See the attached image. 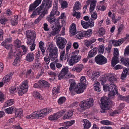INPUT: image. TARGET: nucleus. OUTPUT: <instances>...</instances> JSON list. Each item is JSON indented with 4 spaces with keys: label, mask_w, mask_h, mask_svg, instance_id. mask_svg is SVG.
I'll return each instance as SVG.
<instances>
[{
    "label": "nucleus",
    "mask_w": 129,
    "mask_h": 129,
    "mask_svg": "<svg viewBox=\"0 0 129 129\" xmlns=\"http://www.w3.org/2000/svg\"><path fill=\"white\" fill-rule=\"evenodd\" d=\"M52 6L51 0H43L41 5L33 12V16L40 15L35 21V24L38 23L45 15L48 13V10Z\"/></svg>",
    "instance_id": "nucleus-1"
},
{
    "label": "nucleus",
    "mask_w": 129,
    "mask_h": 129,
    "mask_svg": "<svg viewBox=\"0 0 129 129\" xmlns=\"http://www.w3.org/2000/svg\"><path fill=\"white\" fill-rule=\"evenodd\" d=\"M80 83L75 86L76 83L74 81L72 82L70 85V91L72 95L77 93H80L83 92L86 88V80L84 76H81L80 79Z\"/></svg>",
    "instance_id": "nucleus-2"
},
{
    "label": "nucleus",
    "mask_w": 129,
    "mask_h": 129,
    "mask_svg": "<svg viewBox=\"0 0 129 129\" xmlns=\"http://www.w3.org/2000/svg\"><path fill=\"white\" fill-rule=\"evenodd\" d=\"M75 53V52L74 53ZM65 54V51H63L61 52L60 53V59L62 60L63 59L65 60L67 59V61H69L68 63L70 66H73L75 63L78 62L81 59V56L80 55H78L75 53L74 54L73 52L71 55V57L69 58V56L70 54H66L64 57V56Z\"/></svg>",
    "instance_id": "nucleus-3"
},
{
    "label": "nucleus",
    "mask_w": 129,
    "mask_h": 129,
    "mask_svg": "<svg viewBox=\"0 0 129 129\" xmlns=\"http://www.w3.org/2000/svg\"><path fill=\"white\" fill-rule=\"evenodd\" d=\"M103 89L105 92L107 90L109 91L108 97L109 99H113L116 93L117 94L118 93L117 87L114 84H110L109 86L108 84L104 85L103 86Z\"/></svg>",
    "instance_id": "nucleus-4"
},
{
    "label": "nucleus",
    "mask_w": 129,
    "mask_h": 129,
    "mask_svg": "<svg viewBox=\"0 0 129 129\" xmlns=\"http://www.w3.org/2000/svg\"><path fill=\"white\" fill-rule=\"evenodd\" d=\"M49 52V57L52 61L57 62L58 51L57 48L52 43L50 44L47 48Z\"/></svg>",
    "instance_id": "nucleus-5"
},
{
    "label": "nucleus",
    "mask_w": 129,
    "mask_h": 129,
    "mask_svg": "<svg viewBox=\"0 0 129 129\" xmlns=\"http://www.w3.org/2000/svg\"><path fill=\"white\" fill-rule=\"evenodd\" d=\"M57 2H55L54 3L53 9L50 13L49 17L47 18V20L50 23L55 22V17L56 16H58L60 12L57 11Z\"/></svg>",
    "instance_id": "nucleus-6"
},
{
    "label": "nucleus",
    "mask_w": 129,
    "mask_h": 129,
    "mask_svg": "<svg viewBox=\"0 0 129 129\" xmlns=\"http://www.w3.org/2000/svg\"><path fill=\"white\" fill-rule=\"evenodd\" d=\"M52 111V109L49 108L42 109L39 113H37L36 112H33V119L39 118L45 116L47 113H49Z\"/></svg>",
    "instance_id": "nucleus-7"
},
{
    "label": "nucleus",
    "mask_w": 129,
    "mask_h": 129,
    "mask_svg": "<svg viewBox=\"0 0 129 129\" xmlns=\"http://www.w3.org/2000/svg\"><path fill=\"white\" fill-rule=\"evenodd\" d=\"M94 100L90 98L86 100H83L79 104L80 107L83 110H86L90 108L93 105Z\"/></svg>",
    "instance_id": "nucleus-8"
},
{
    "label": "nucleus",
    "mask_w": 129,
    "mask_h": 129,
    "mask_svg": "<svg viewBox=\"0 0 129 129\" xmlns=\"http://www.w3.org/2000/svg\"><path fill=\"white\" fill-rule=\"evenodd\" d=\"M19 87L18 93L19 95H22L23 94L26 93L27 91V89L28 87L27 81L26 80L24 81Z\"/></svg>",
    "instance_id": "nucleus-9"
},
{
    "label": "nucleus",
    "mask_w": 129,
    "mask_h": 129,
    "mask_svg": "<svg viewBox=\"0 0 129 129\" xmlns=\"http://www.w3.org/2000/svg\"><path fill=\"white\" fill-rule=\"evenodd\" d=\"M95 61L97 64L101 65L105 64L107 62V59L101 54L96 56L95 58Z\"/></svg>",
    "instance_id": "nucleus-10"
},
{
    "label": "nucleus",
    "mask_w": 129,
    "mask_h": 129,
    "mask_svg": "<svg viewBox=\"0 0 129 129\" xmlns=\"http://www.w3.org/2000/svg\"><path fill=\"white\" fill-rule=\"evenodd\" d=\"M67 42V41L65 39L62 37L58 38L56 41L57 46L61 49H63L65 47Z\"/></svg>",
    "instance_id": "nucleus-11"
},
{
    "label": "nucleus",
    "mask_w": 129,
    "mask_h": 129,
    "mask_svg": "<svg viewBox=\"0 0 129 129\" xmlns=\"http://www.w3.org/2000/svg\"><path fill=\"white\" fill-rule=\"evenodd\" d=\"M26 37L27 38V43L28 45H31L30 46V48L31 51H32V31L30 30H28L26 32Z\"/></svg>",
    "instance_id": "nucleus-12"
},
{
    "label": "nucleus",
    "mask_w": 129,
    "mask_h": 129,
    "mask_svg": "<svg viewBox=\"0 0 129 129\" xmlns=\"http://www.w3.org/2000/svg\"><path fill=\"white\" fill-rule=\"evenodd\" d=\"M53 27H52L53 31L48 33V36L49 37L55 36L56 34H58L60 31L61 27L58 23V24L55 25V27L54 28H53L54 26H53Z\"/></svg>",
    "instance_id": "nucleus-13"
},
{
    "label": "nucleus",
    "mask_w": 129,
    "mask_h": 129,
    "mask_svg": "<svg viewBox=\"0 0 129 129\" xmlns=\"http://www.w3.org/2000/svg\"><path fill=\"white\" fill-rule=\"evenodd\" d=\"M81 24L83 28L87 29L89 27H92L94 26V22L92 19L89 20L88 22H85L83 20H81Z\"/></svg>",
    "instance_id": "nucleus-14"
},
{
    "label": "nucleus",
    "mask_w": 129,
    "mask_h": 129,
    "mask_svg": "<svg viewBox=\"0 0 129 129\" xmlns=\"http://www.w3.org/2000/svg\"><path fill=\"white\" fill-rule=\"evenodd\" d=\"M40 55V52L39 51L36 53L35 54V63L33 65V67L37 69L40 68L41 67V64L39 61V56Z\"/></svg>",
    "instance_id": "nucleus-15"
},
{
    "label": "nucleus",
    "mask_w": 129,
    "mask_h": 129,
    "mask_svg": "<svg viewBox=\"0 0 129 129\" xmlns=\"http://www.w3.org/2000/svg\"><path fill=\"white\" fill-rule=\"evenodd\" d=\"M101 101V109L104 110L108 109V106L109 105L108 100L105 97H103L102 98Z\"/></svg>",
    "instance_id": "nucleus-16"
},
{
    "label": "nucleus",
    "mask_w": 129,
    "mask_h": 129,
    "mask_svg": "<svg viewBox=\"0 0 129 129\" xmlns=\"http://www.w3.org/2000/svg\"><path fill=\"white\" fill-rule=\"evenodd\" d=\"M105 76L107 78V79H108L109 81L111 83V84H114L113 82L117 80L116 76H114L110 73L105 74Z\"/></svg>",
    "instance_id": "nucleus-17"
},
{
    "label": "nucleus",
    "mask_w": 129,
    "mask_h": 129,
    "mask_svg": "<svg viewBox=\"0 0 129 129\" xmlns=\"http://www.w3.org/2000/svg\"><path fill=\"white\" fill-rule=\"evenodd\" d=\"M68 69L66 67L63 68L60 72L58 78L59 79L61 80L63 78H67L65 76V75L67 74L68 73Z\"/></svg>",
    "instance_id": "nucleus-18"
},
{
    "label": "nucleus",
    "mask_w": 129,
    "mask_h": 129,
    "mask_svg": "<svg viewBox=\"0 0 129 129\" xmlns=\"http://www.w3.org/2000/svg\"><path fill=\"white\" fill-rule=\"evenodd\" d=\"M101 75V72L99 71H93L91 77V80H95Z\"/></svg>",
    "instance_id": "nucleus-19"
},
{
    "label": "nucleus",
    "mask_w": 129,
    "mask_h": 129,
    "mask_svg": "<svg viewBox=\"0 0 129 129\" xmlns=\"http://www.w3.org/2000/svg\"><path fill=\"white\" fill-rule=\"evenodd\" d=\"M120 61L122 64L127 67L129 66V58H124L123 56L120 57Z\"/></svg>",
    "instance_id": "nucleus-20"
},
{
    "label": "nucleus",
    "mask_w": 129,
    "mask_h": 129,
    "mask_svg": "<svg viewBox=\"0 0 129 129\" xmlns=\"http://www.w3.org/2000/svg\"><path fill=\"white\" fill-rule=\"evenodd\" d=\"M82 122L84 123L83 129H89L91 126V123L86 119H83Z\"/></svg>",
    "instance_id": "nucleus-21"
},
{
    "label": "nucleus",
    "mask_w": 129,
    "mask_h": 129,
    "mask_svg": "<svg viewBox=\"0 0 129 129\" xmlns=\"http://www.w3.org/2000/svg\"><path fill=\"white\" fill-rule=\"evenodd\" d=\"M98 50V48L96 47L92 49L88 53V56L91 58L95 56L97 54Z\"/></svg>",
    "instance_id": "nucleus-22"
},
{
    "label": "nucleus",
    "mask_w": 129,
    "mask_h": 129,
    "mask_svg": "<svg viewBox=\"0 0 129 129\" xmlns=\"http://www.w3.org/2000/svg\"><path fill=\"white\" fill-rule=\"evenodd\" d=\"M12 74H8L5 76L3 78V82L5 83L9 82L12 78Z\"/></svg>",
    "instance_id": "nucleus-23"
},
{
    "label": "nucleus",
    "mask_w": 129,
    "mask_h": 129,
    "mask_svg": "<svg viewBox=\"0 0 129 129\" xmlns=\"http://www.w3.org/2000/svg\"><path fill=\"white\" fill-rule=\"evenodd\" d=\"M128 69L126 68H124L121 76V79L122 80H124L127 75H128Z\"/></svg>",
    "instance_id": "nucleus-24"
},
{
    "label": "nucleus",
    "mask_w": 129,
    "mask_h": 129,
    "mask_svg": "<svg viewBox=\"0 0 129 129\" xmlns=\"http://www.w3.org/2000/svg\"><path fill=\"white\" fill-rule=\"evenodd\" d=\"M83 67V65L81 64L78 65L75 67L73 68L72 69V70L73 71H76L77 72L79 73L82 70Z\"/></svg>",
    "instance_id": "nucleus-25"
},
{
    "label": "nucleus",
    "mask_w": 129,
    "mask_h": 129,
    "mask_svg": "<svg viewBox=\"0 0 129 129\" xmlns=\"http://www.w3.org/2000/svg\"><path fill=\"white\" fill-rule=\"evenodd\" d=\"M76 27L75 24L73 23L70 26V32L72 35H74L76 34Z\"/></svg>",
    "instance_id": "nucleus-26"
},
{
    "label": "nucleus",
    "mask_w": 129,
    "mask_h": 129,
    "mask_svg": "<svg viewBox=\"0 0 129 129\" xmlns=\"http://www.w3.org/2000/svg\"><path fill=\"white\" fill-rule=\"evenodd\" d=\"M96 2L95 0H93L91 2L89 8V12L90 13L93 12L94 10L96 5Z\"/></svg>",
    "instance_id": "nucleus-27"
},
{
    "label": "nucleus",
    "mask_w": 129,
    "mask_h": 129,
    "mask_svg": "<svg viewBox=\"0 0 129 129\" xmlns=\"http://www.w3.org/2000/svg\"><path fill=\"white\" fill-rule=\"evenodd\" d=\"M44 43L42 41H41L39 43V45L40 49L42 52V54L43 55H44L45 48L44 46Z\"/></svg>",
    "instance_id": "nucleus-28"
},
{
    "label": "nucleus",
    "mask_w": 129,
    "mask_h": 129,
    "mask_svg": "<svg viewBox=\"0 0 129 129\" xmlns=\"http://www.w3.org/2000/svg\"><path fill=\"white\" fill-rule=\"evenodd\" d=\"M94 89L96 91H101L100 83L98 81H95L93 84Z\"/></svg>",
    "instance_id": "nucleus-29"
},
{
    "label": "nucleus",
    "mask_w": 129,
    "mask_h": 129,
    "mask_svg": "<svg viewBox=\"0 0 129 129\" xmlns=\"http://www.w3.org/2000/svg\"><path fill=\"white\" fill-rule=\"evenodd\" d=\"M39 83L40 84L41 86H43L46 87L49 86L50 84L44 80H40L39 81Z\"/></svg>",
    "instance_id": "nucleus-30"
},
{
    "label": "nucleus",
    "mask_w": 129,
    "mask_h": 129,
    "mask_svg": "<svg viewBox=\"0 0 129 129\" xmlns=\"http://www.w3.org/2000/svg\"><path fill=\"white\" fill-rule=\"evenodd\" d=\"M92 30L91 29H88L86 31H84V37L85 38L90 37L92 34Z\"/></svg>",
    "instance_id": "nucleus-31"
},
{
    "label": "nucleus",
    "mask_w": 129,
    "mask_h": 129,
    "mask_svg": "<svg viewBox=\"0 0 129 129\" xmlns=\"http://www.w3.org/2000/svg\"><path fill=\"white\" fill-rule=\"evenodd\" d=\"M76 37L79 39H81L84 37V31H79L76 33Z\"/></svg>",
    "instance_id": "nucleus-32"
},
{
    "label": "nucleus",
    "mask_w": 129,
    "mask_h": 129,
    "mask_svg": "<svg viewBox=\"0 0 129 129\" xmlns=\"http://www.w3.org/2000/svg\"><path fill=\"white\" fill-rule=\"evenodd\" d=\"M73 113L72 111H69L67 113L65 114L63 117L64 119L70 118L73 115Z\"/></svg>",
    "instance_id": "nucleus-33"
},
{
    "label": "nucleus",
    "mask_w": 129,
    "mask_h": 129,
    "mask_svg": "<svg viewBox=\"0 0 129 129\" xmlns=\"http://www.w3.org/2000/svg\"><path fill=\"white\" fill-rule=\"evenodd\" d=\"M81 5L79 2H76L74 5L73 10L74 11H78L81 9Z\"/></svg>",
    "instance_id": "nucleus-34"
},
{
    "label": "nucleus",
    "mask_w": 129,
    "mask_h": 129,
    "mask_svg": "<svg viewBox=\"0 0 129 129\" xmlns=\"http://www.w3.org/2000/svg\"><path fill=\"white\" fill-rule=\"evenodd\" d=\"M60 87L58 86L57 87H54L52 91V93L53 94H56L60 92Z\"/></svg>",
    "instance_id": "nucleus-35"
},
{
    "label": "nucleus",
    "mask_w": 129,
    "mask_h": 129,
    "mask_svg": "<svg viewBox=\"0 0 129 129\" xmlns=\"http://www.w3.org/2000/svg\"><path fill=\"white\" fill-rule=\"evenodd\" d=\"M100 123L104 125H113L114 124V123L108 120H104L101 121Z\"/></svg>",
    "instance_id": "nucleus-36"
},
{
    "label": "nucleus",
    "mask_w": 129,
    "mask_h": 129,
    "mask_svg": "<svg viewBox=\"0 0 129 129\" xmlns=\"http://www.w3.org/2000/svg\"><path fill=\"white\" fill-rule=\"evenodd\" d=\"M23 115L22 110L18 109L16 110L15 116L16 117H21Z\"/></svg>",
    "instance_id": "nucleus-37"
},
{
    "label": "nucleus",
    "mask_w": 129,
    "mask_h": 129,
    "mask_svg": "<svg viewBox=\"0 0 129 129\" xmlns=\"http://www.w3.org/2000/svg\"><path fill=\"white\" fill-rule=\"evenodd\" d=\"M42 0H36L33 3V11L39 5L41 4Z\"/></svg>",
    "instance_id": "nucleus-38"
},
{
    "label": "nucleus",
    "mask_w": 129,
    "mask_h": 129,
    "mask_svg": "<svg viewBox=\"0 0 129 129\" xmlns=\"http://www.w3.org/2000/svg\"><path fill=\"white\" fill-rule=\"evenodd\" d=\"M56 113H54L53 115H51L49 117V119L51 120H56L59 118V116Z\"/></svg>",
    "instance_id": "nucleus-39"
},
{
    "label": "nucleus",
    "mask_w": 129,
    "mask_h": 129,
    "mask_svg": "<svg viewBox=\"0 0 129 129\" xmlns=\"http://www.w3.org/2000/svg\"><path fill=\"white\" fill-rule=\"evenodd\" d=\"M106 79H107V78L104 75L101 76L100 78L99 82L102 85H103L106 81Z\"/></svg>",
    "instance_id": "nucleus-40"
},
{
    "label": "nucleus",
    "mask_w": 129,
    "mask_h": 129,
    "mask_svg": "<svg viewBox=\"0 0 129 129\" xmlns=\"http://www.w3.org/2000/svg\"><path fill=\"white\" fill-rule=\"evenodd\" d=\"M5 47L6 49H10L11 52H14V53H15L16 52L15 51H13V48H14L13 46L11 44H6L5 45H3Z\"/></svg>",
    "instance_id": "nucleus-41"
},
{
    "label": "nucleus",
    "mask_w": 129,
    "mask_h": 129,
    "mask_svg": "<svg viewBox=\"0 0 129 129\" xmlns=\"http://www.w3.org/2000/svg\"><path fill=\"white\" fill-rule=\"evenodd\" d=\"M15 108L13 107H11L5 109L6 112L8 114H11L14 111Z\"/></svg>",
    "instance_id": "nucleus-42"
},
{
    "label": "nucleus",
    "mask_w": 129,
    "mask_h": 129,
    "mask_svg": "<svg viewBox=\"0 0 129 129\" xmlns=\"http://www.w3.org/2000/svg\"><path fill=\"white\" fill-rule=\"evenodd\" d=\"M14 103L13 100L10 99L7 101L5 103L4 106L5 107L10 106L12 105Z\"/></svg>",
    "instance_id": "nucleus-43"
},
{
    "label": "nucleus",
    "mask_w": 129,
    "mask_h": 129,
    "mask_svg": "<svg viewBox=\"0 0 129 129\" xmlns=\"http://www.w3.org/2000/svg\"><path fill=\"white\" fill-rule=\"evenodd\" d=\"M33 94V96L37 99H38L40 100L42 99V97L41 96L40 94L38 92L35 91Z\"/></svg>",
    "instance_id": "nucleus-44"
},
{
    "label": "nucleus",
    "mask_w": 129,
    "mask_h": 129,
    "mask_svg": "<svg viewBox=\"0 0 129 129\" xmlns=\"http://www.w3.org/2000/svg\"><path fill=\"white\" fill-rule=\"evenodd\" d=\"M114 57L113 58H118L119 54V53L118 49L117 48H115L114 49L113 53Z\"/></svg>",
    "instance_id": "nucleus-45"
},
{
    "label": "nucleus",
    "mask_w": 129,
    "mask_h": 129,
    "mask_svg": "<svg viewBox=\"0 0 129 129\" xmlns=\"http://www.w3.org/2000/svg\"><path fill=\"white\" fill-rule=\"evenodd\" d=\"M66 99V98L64 97H60L58 101V103L61 105L65 103Z\"/></svg>",
    "instance_id": "nucleus-46"
},
{
    "label": "nucleus",
    "mask_w": 129,
    "mask_h": 129,
    "mask_svg": "<svg viewBox=\"0 0 129 129\" xmlns=\"http://www.w3.org/2000/svg\"><path fill=\"white\" fill-rule=\"evenodd\" d=\"M118 62V58L113 57L111 62L112 66L114 67Z\"/></svg>",
    "instance_id": "nucleus-47"
},
{
    "label": "nucleus",
    "mask_w": 129,
    "mask_h": 129,
    "mask_svg": "<svg viewBox=\"0 0 129 129\" xmlns=\"http://www.w3.org/2000/svg\"><path fill=\"white\" fill-rule=\"evenodd\" d=\"M75 122V121L74 120H72L69 121H67L65 122L66 125L64 126H66V127L68 128V127L74 124Z\"/></svg>",
    "instance_id": "nucleus-48"
},
{
    "label": "nucleus",
    "mask_w": 129,
    "mask_h": 129,
    "mask_svg": "<svg viewBox=\"0 0 129 129\" xmlns=\"http://www.w3.org/2000/svg\"><path fill=\"white\" fill-rule=\"evenodd\" d=\"M14 45L15 46L18 48H19L21 47V42L18 39H17L14 42Z\"/></svg>",
    "instance_id": "nucleus-49"
},
{
    "label": "nucleus",
    "mask_w": 129,
    "mask_h": 129,
    "mask_svg": "<svg viewBox=\"0 0 129 129\" xmlns=\"http://www.w3.org/2000/svg\"><path fill=\"white\" fill-rule=\"evenodd\" d=\"M26 60L27 61L31 62L32 60V53H28L26 57Z\"/></svg>",
    "instance_id": "nucleus-50"
},
{
    "label": "nucleus",
    "mask_w": 129,
    "mask_h": 129,
    "mask_svg": "<svg viewBox=\"0 0 129 129\" xmlns=\"http://www.w3.org/2000/svg\"><path fill=\"white\" fill-rule=\"evenodd\" d=\"M11 38H8L6 39L5 41L1 43L2 45H5L6 44H7L8 43L10 42L11 41Z\"/></svg>",
    "instance_id": "nucleus-51"
},
{
    "label": "nucleus",
    "mask_w": 129,
    "mask_h": 129,
    "mask_svg": "<svg viewBox=\"0 0 129 129\" xmlns=\"http://www.w3.org/2000/svg\"><path fill=\"white\" fill-rule=\"evenodd\" d=\"M124 25L122 24H121L119 25V27L118 28V35H119L121 34L122 31L123 29Z\"/></svg>",
    "instance_id": "nucleus-52"
},
{
    "label": "nucleus",
    "mask_w": 129,
    "mask_h": 129,
    "mask_svg": "<svg viewBox=\"0 0 129 129\" xmlns=\"http://www.w3.org/2000/svg\"><path fill=\"white\" fill-rule=\"evenodd\" d=\"M91 13V15L92 19L93 20L96 19L97 17V13L95 11L94 12H91L90 13Z\"/></svg>",
    "instance_id": "nucleus-53"
},
{
    "label": "nucleus",
    "mask_w": 129,
    "mask_h": 129,
    "mask_svg": "<svg viewBox=\"0 0 129 129\" xmlns=\"http://www.w3.org/2000/svg\"><path fill=\"white\" fill-rule=\"evenodd\" d=\"M98 32L100 35L102 36L105 34V31L103 28L102 27L99 29Z\"/></svg>",
    "instance_id": "nucleus-54"
},
{
    "label": "nucleus",
    "mask_w": 129,
    "mask_h": 129,
    "mask_svg": "<svg viewBox=\"0 0 129 129\" xmlns=\"http://www.w3.org/2000/svg\"><path fill=\"white\" fill-rule=\"evenodd\" d=\"M72 15L74 17L76 16V18L78 19L80 17L81 14L80 12H77L75 11V12L73 13Z\"/></svg>",
    "instance_id": "nucleus-55"
},
{
    "label": "nucleus",
    "mask_w": 129,
    "mask_h": 129,
    "mask_svg": "<svg viewBox=\"0 0 129 129\" xmlns=\"http://www.w3.org/2000/svg\"><path fill=\"white\" fill-rule=\"evenodd\" d=\"M10 21L11 24L13 26L15 25L18 23L17 20L15 19L12 18L10 20Z\"/></svg>",
    "instance_id": "nucleus-56"
},
{
    "label": "nucleus",
    "mask_w": 129,
    "mask_h": 129,
    "mask_svg": "<svg viewBox=\"0 0 129 129\" xmlns=\"http://www.w3.org/2000/svg\"><path fill=\"white\" fill-rule=\"evenodd\" d=\"M61 6L63 8H67L68 7V4L66 1H63L61 3Z\"/></svg>",
    "instance_id": "nucleus-57"
},
{
    "label": "nucleus",
    "mask_w": 129,
    "mask_h": 129,
    "mask_svg": "<svg viewBox=\"0 0 129 129\" xmlns=\"http://www.w3.org/2000/svg\"><path fill=\"white\" fill-rule=\"evenodd\" d=\"M10 91L11 93H15L16 92V88L15 87H12L10 89Z\"/></svg>",
    "instance_id": "nucleus-58"
},
{
    "label": "nucleus",
    "mask_w": 129,
    "mask_h": 129,
    "mask_svg": "<svg viewBox=\"0 0 129 129\" xmlns=\"http://www.w3.org/2000/svg\"><path fill=\"white\" fill-rule=\"evenodd\" d=\"M112 42L115 46H119L120 45L118 40H113Z\"/></svg>",
    "instance_id": "nucleus-59"
},
{
    "label": "nucleus",
    "mask_w": 129,
    "mask_h": 129,
    "mask_svg": "<svg viewBox=\"0 0 129 129\" xmlns=\"http://www.w3.org/2000/svg\"><path fill=\"white\" fill-rule=\"evenodd\" d=\"M20 61L19 57H16L13 63V65L15 66L16 64L20 62Z\"/></svg>",
    "instance_id": "nucleus-60"
},
{
    "label": "nucleus",
    "mask_w": 129,
    "mask_h": 129,
    "mask_svg": "<svg viewBox=\"0 0 129 129\" xmlns=\"http://www.w3.org/2000/svg\"><path fill=\"white\" fill-rule=\"evenodd\" d=\"M65 111L64 110L60 111L59 112L56 113V114H58L59 116V118L62 116L64 113Z\"/></svg>",
    "instance_id": "nucleus-61"
},
{
    "label": "nucleus",
    "mask_w": 129,
    "mask_h": 129,
    "mask_svg": "<svg viewBox=\"0 0 129 129\" xmlns=\"http://www.w3.org/2000/svg\"><path fill=\"white\" fill-rule=\"evenodd\" d=\"M4 99V95L2 92H0V102L1 103L3 102Z\"/></svg>",
    "instance_id": "nucleus-62"
},
{
    "label": "nucleus",
    "mask_w": 129,
    "mask_h": 129,
    "mask_svg": "<svg viewBox=\"0 0 129 129\" xmlns=\"http://www.w3.org/2000/svg\"><path fill=\"white\" fill-rule=\"evenodd\" d=\"M129 54V45L125 49L124 55L126 56Z\"/></svg>",
    "instance_id": "nucleus-63"
},
{
    "label": "nucleus",
    "mask_w": 129,
    "mask_h": 129,
    "mask_svg": "<svg viewBox=\"0 0 129 129\" xmlns=\"http://www.w3.org/2000/svg\"><path fill=\"white\" fill-rule=\"evenodd\" d=\"M44 60L46 64H49L50 62V60H51V59L49 57V56L48 58L44 57Z\"/></svg>",
    "instance_id": "nucleus-64"
}]
</instances>
